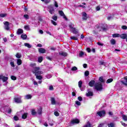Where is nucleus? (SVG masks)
<instances>
[{"label": "nucleus", "mask_w": 127, "mask_h": 127, "mask_svg": "<svg viewBox=\"0 0 127 127\" xmlns=\"http://www.w3.org/2000/svg\"><path fill=\"white\" fill-rule=\"evenodd\" d=\"M40 70V68L39 67H35L32 70V72L33 73V74H35V76H37V75H41V74H43V71Z\"/></svg>", "instance_id": "f257e3e1"}, {"label": "nucleus", "mask_w": 127, "mask_h": 127, "mask_svg": "<svg viewBox=\"0 0 127 127\" xmlns=\"http://www.w3.org/2000/svg\"><path fill=\"white\" fill-rule=\"evenodd\" d=\"M94 88L96 91H103V84L101 82H97L95 85Z\"/></svg>", "instance_id": "f03ea898"}, {"label": "nucleus", "mask_w": 127, "mask_h": 127, "mask_svg": "<svg viewBox=\"0 0 127 127\" xmlns=\"http://www.w3.org/2000/svg\"><path fill=\"white\" fill-rule=\"evenodd\" d=\"M48 8L49 9V12H50L51 14H53V13L55 12V9H54L53 5H50L48 6Z\"/></svg>", "instance_id": "7ed1b4c3"}, {"label": "nucleus", "mask_w": 127, "mask_h": 127, "mask_svg": "<svg viewBox=\"0 0 127 127\" xmlns=\"http://www.w3.org/2000/svg\"><path fill=\"white\" fill-rule=\"evenodd\" d=\"M97 115L99 117H105L106 116V111L105 110H102L97 112Z\"/></svg>", "instance_id": "20e7f679"}, {"label": "nucleus", "mask_w": 127, "mask_h": 127, "mask_svg": "<svg viewBox=\"0 0 127 127\" xmlns=\"http://www.w3.org/2000/svg\"><path fill=\"white\" fill-rule=\"evenodd\" d=\"M4 25V28L5 30H9V22L8 21H5L3 22Z\"/></svg>", "instance_id": "39448f33"}, {"label": "nucleus", "mask_w": 127, "mask_h": 127, "mask_svg": "<svg viewBox=\"0 0 127 127\" xmlns=\"http://www.w3.org/2000/svg\"><path fill=\"white\" fill-rule=\"evenodd\" d=\"M70 124L71 125H77L78 124H80V120L78 119H73L71 120Z\"/></svg>", "instance_id": "423d86ee"}, {"label": "nucleus", "mask_w": 127, "mask_h": 127, "mask_svg": "<svg viewBox=\"0 0 127 127\" xmlns=\"http://www.w3.org/2000/svg\"><path fill=\"white\" fill-rule=\"evenodd\" d=\"M14 100L15 103H17V104H19L20 103H22L21 96L19 97H15L14 98Z\"/></svg>", "instance_id": "0eeeda50"}, {"label": "nucleus", "mask_w": 127, "mask_h": 127, "mask_svg": "<svg viewBox=\"0 0 127 127\" xmlns=\"http://www.w3.org/2000/svg\"><path fill=\"white\" fill-rule=\"evenodd\" d=\"M0 80H2L3 82H6L8 80V77L0 75Z\"/></svg>", "instance_id": "6e6552de"}, {"label": "nucleus", "mask_w": 127, "mask_h": 127, "mask_svg": "<svg viewBox=\"0 0 127 127\" xmlns=\"http://www.w3.org/2000/svg\"><path fill=\"white\" fill-rule=\"evenodd\" d=\"M38 52H39V53H42V54H44V53H46V50H45V49L44 48H41L39 49Z\"/></svg>", "instance_id": "1a4fd4ad"}, {"label": "nucleus", "mask_w": 127, "mask_h": 127, "mask_svg": "<svg viewBox=\"0 0 127 127\" xmlns=\"http://www.w3.org/2000/svg\"><path fill=\"white\" fill-rule=\"evenodd\" d=\"M120 37L122 39H126L127 38V34L126 33L122 34L121 35H120Z\"/></svg>", "instance_id": "9d476101"}, {"label": "nucleus", "mask_w": 127, "mask_h": 127, "mask_svg": "<svg viewBox=\"0 0 127 127\" xmlns=\"http://www.w3.org/2000/svg\"><path fill=\"white\" fill-rule=\"evenodd\" d=\"M82 18L84 20H86L88 19V17H87V13L83 12L82 13Z\"/></svg>", "instance_id": "9b49d317"}, {"label": "nucleus", "mask_w": 127, "mask_h": 127, "mask_svg": "<svg viewBox=\"0 0 127 127\" xmlns=\"http://www.w3.org/2000/svg\"><path fill=\"white\" fill-rule=\"evenodd\" d=\"M95 83H96L95 80H91L89 82L88 85L89 86H90V87H94V85H95Z\"/></svg>", "instance_id": "f8f14e48"}, {"label": "nucleus", "mask_w": 127, "mask_h": 127, "mask_svg": "<svg viewBox=\"0 0 127 127\" xmlns=\"http://www.w3.org/2000/svg\"><path fill=\"white\" fill-rule=\"evenodd\" d=\"M37 113L38 114V115H39L40 116L42 115V107H40L37 110Z\"/></svg>", "instance_id": "ddd939ff"}, {"label": "nucleus", "mask_w": 127, "mask_h": 127, "mask_svg": "<svg viewBox=\"0 0 127 127\" xmlns=\"http://www.w3.org/2000/svg\"><path fill=\"white\" fill-rule=\"evenodd\" d=\"M94 96V93L92 91H88L86 93V97H93Z\"/></svg>", "instance_id": "4468645a"}, {"label": "nucleus", "mask_w": 127, "mask_h": 127, "mask_svg": "<svg viewBox=\"0 0 127 127\" xmlns=\"http://www.w3.org/2000/svg\"><path fill=\"white\" fill-rule=\"evenodd\" d=\"M59 55H61V56H64V57H66L67 55H68V54L65 52H62L61 53H59Z\"/></svg>", "instance_id": "2eb2a0df"}, {"label": "nucleus", "mask_w": 127, "mask_h": 127, "mask_svg": "<svg viewBox=\"0 0 127 127\" xmlns=\"http://www.w3.org/2000/svg\"><path fill=\"white\" fill-rule=\"evenodd\" d=\"M21 38L23 39V40H25V39H27V35L25 34H23L21 35Z\"/></svg>", "instance_id": "dca6fc26"}, {"label": "nucleus", "mask_w": 127, "mask_h": 127, "mask_svg": "<svg viewBox=\"0 0 127 127\" xmlns=\"http://www.w3.org/2000/svg\"><path fill=\"white\" fill-rule=\"evenodd\" d=\"M110 43H111V45H116V40H115L114 39H112L110 40Z\"/></svg>", "instance_id": "f3484780"}, {"label": "nucleus", "mask_w": 127, "mask_h": 127, "mask_svg": "<svg viewBox=\"0 0 127 127\" xmlns=\"http://www.w3.org/2000/svg\"><path fill=\"white\" fill-rule=\"evenodd\" d=\"M72 30V33H73V34H77V33H78L79 32V30L77 29H76L75 28H73Z\"/></svg>", "instance_id": "a211bd4d"}, {"label": "nucleus", "mask_w": 127, "mask_h": 127, "mask_svg": "<svg viewBox=\"0 0 127 127\" xmlns=\"http://www.w3.org/2000/svg\"><path fill=\"white\" fill-rule=\"evenodd\" d=\"M17 33L18 35L22 34V33H23V30H22V29H20V28L18 29Z\"/></svg>", "instance_id": "6ab92c4d"}, {"label": "nucleus", "mask_w": 127, "mask_h": 127, "mask_svg": "<svg viewBox=\"0 0 127 127\" xmlns=\"http://www.w3.org/2000/svg\"><path fill=\"white\" fill-rule=\"evenodd\" d=\"M52 105H55L56 104V101H55V98L52 97L51 98Z\"/></svg>", "instance_id": "aec40b11"}, {"label": "nucleus", "mask_w": 127, "mask_h": 127, "mask_svg": "<svg viewBox=\"0 0 127 127\" xmlns=\"http://www.w3.org/2000/svg\"><path fill=\"white\" fill-rule=\"evenodd\" d=\"M122 119L124 122H127V116L126 115H122Z\"/></svg>", "instance_id": "412c9836"}, {"label": "nucleus", "mask_w": 127, "mask_h": 127, "mask_svg": "<svg viewBox=\"0 0 127 127\" xmlns=\"http://www.w3.org/2000/svg\"><path fill=\"white\" fill-rule=\"evenodd\" d=\"M17 64L18 65H21V64H22V61H21V60L18 59L17 60Z\"/></svg>", "instance_id": "4be33fe9"}, {"label": "nucleus", "mask_w": 127, "mask_h": 127, "mask_svg": "<svg viewBox=\"0 0 127 127\" xmlns=\"http://www.w3.org/2000/svg\"><path fill=\"white\" fill-rule=\"evenodd\" d=\"M36 114H37V112H36V111H35V110L32 109V111H31L32 116H36Z\"/></svg>", "instance_id": "5701e85b"}, {"label": "nucleus", "mask_w": 127, "mask_h": 127, "mask_svg": "<svg viewBox=\"0 0 127 127\" xmlns=\"http://www.w3.org/2000/svg\"><path fill=\"white\" fill-rule=\"evenodd\" d=\"M32 98V96L30 94L26 95L25 96V99L27 100H29Z\"/></svg>", "instance_id": "b1692460"}, {"label": "nucleus", "mask_w": 127, "mask_h": 127, "mask_svg": "<svg viewBox=\"0 0 127 127\" xmlns=\"http://www.w3.org/2000/svg\"><path fill=\"white\" fill-rule=\"evenodd\" d=\"M99 81L100 82V83H104L105 82V80H104L103 76H100L99 78Z\"/></svg>", "instance_id": "393cba45"}, {"label": "nucleus", "mask_w": 127, "mask_h": 127, "mask_svg": "<svg viewBox=\"0 0 127 127\" xmlns=\"http://www.w3.org/2000/svg\"><path fill=\"white\" fill-rule=\"evenodd\" d=\"M27 118V113H24L22 116V119L25 120Z\"/></svg>", "instance_id": "a878e982"}, {"label": "nucleus", "mask_w": 127, "mask_h": 127, "mask_svg": "<svg viewBox=\"0 0 127 127\" xmlns=\"http://www.w3.org/2000/svg\"><path fill=\"white\" fill-rule=\"evenodd\" d=\"M38 61L39 63H41V62H42V61H43V57H39L38 58Z\"/></svg>", "instance_id": "bb28decb"}, {"label": "nucleus", "mask_w": 127, "mask_h": 127, "mask_svg": "<svg viewBox=\"0 0 127 127\" xmlns=\"http://www.w3.org/2000/svg\"><path fill=\"white\" fill-rule=\"evenodd\" d=\"M59 13L61 15V16H64L65 14L64 13V12L62 10H59Z\"/></svg>", "instance_id": "cd10ccee"}, {"label": "nucleus", "mask_w": 127, "mask_h": 127, "mask_svg": "<svg viewBox=\"0 0 127 127\" xmlns=\"http://www.w3.org/2000/svg\"><path fill=\"white\" fill-rule=\"evenodd\" d=\"M113 81H114V79L113 78H109L107 80L106 83L107 84H109L110 83H112Z\"/></svg>", "instance_id": "c85d7f7f"}, {"label": "nucleus", "mask_w": 127, "mask_h": 127, "mask_svg": "<svg viewBox=\"0 0 127 127\" xmlns=\"http://www.w3.org/2000/svg\"><path fill=\"white\" fill-rule=\"evenodd\" d=\"M24 46H26V47H27L28 48H31V45L27 43H24Z\"/></svg>", "instance_id": "c756f323"}, {"label": "nucleus", "mask_w": 127, "mask_h": 127, "mask_svg": "<svg viewBox=\"0 0 127 127\" xmlns=\"http://www.w3.org/2000/svg\"><path fill=\"white\" fill-rule=\"evenodd\" d=\"M36 79H38V80H41L43 77L41 75H35Z\"/></svg>", "instance_id": "7c9ffc66"}, {"label": "nucleus", "mask_w": 127, "mask_h": 127, "mask_svg": "<svg viewBox=\"0 0 127 127\" xmlns=\"http://www.w3.org/2000/svg\"><path fill=\"white\" fill-rule=\"evenodd\" d=\"M108 127H115V124L113 123H111L108 124Z\"/></svg>", "instance_id": "2f4dec72"}, {"label": "nucleus", "mask_w": 127, "mask_h": 127, "mask_svg": "<svg viewBox=\"0 0 127 127\" xmlns=\"http://www.w3.org/2000/svg\"><path fill=\"white\" fill-rule=\"evenodd\" d=\"M113 37L116 38V37H120V34H113L112 35Z\"/></svg>", "instance_id": "473e14b6"}, {"label": "nucleus", "mask_w": 127, "mask_h": 127, "mask_svg": "<svg viewBox=\"0 0 127 127\" xmlns=\"http://www.w3.org/2000/svg\"><path fill=\"white\" fill-rule=\"evenodd\" d=\"M84 75L85 77H87L89 76V75H90V72H89V71L86 70L84 73Z\"/></svg>", "instance_id": "72a5a7b5"}, {"label": "nucleus", "mask_w": 127, "mask_h": 127, "mask_svg": "<svg viewBox=\"0 0 127 127\" xmlns=\"http://www.w3.org/2000/svg\"><path fill=\"white\" fill-rule=\"evenodd\" d=\"M82 84H83V82H82V81L80 80L78 82V87H79V88H82Z\"/></svg>", "instance_id": "f704fd0d"}, {"label": "nucleus", "mask_w": 127, "mask_h": 127, "mask_svg": "<svg viewBox=\"0 0 127 127\" xmlns=\"http://www.w3.org/2000/svg\"><path fill=\"white\" fill-rule=\"evenodd\" d=\"M7 14L6 13L0 14V17H5Z\"/></svg>", "instance_id": "c9c22d12"}, {"label": "nucleus", "mask_w": 127, "mask_h": 127, "mask_svg": "<svg viewBox=\"0 0 127 127\" xmlns=\"http://www.w3.org/2000/svg\"><path fill=\"white\" fill-rule=\"evenodd\" d=\"M70 39L72 40H78V38L75 36H71Z\"/></svg>", "instance_id": "e433bc0d"}, {"label": "nucleus", "mask_w": 127, "mask_h": 127, "mask_svg": "<svg viewBox=\"0 0 127 127\" xmlns=\"http://www.w3.org/2000/svg\"><path fill=\"white\" fill-rule=\"evenodd\" d=\"M11 80H13V81H15L16 80V77L14 75L11 76Z\"/></svg>", "instance_id": "4c0bfd02"}, {"label": "nucleus", "mask_w": 127, "mask_h": 127, "mask_svg": "<svg viewBox=\"0 0 127 127\" xmlns=\"http://www.w3.org/2000/svg\"><path fill=\"white\" fill-rule=\"evenodd\" d=\"M13 120L14 121H18L19 120V118L17 116H15L13 117Z\"/></svg>", "instance_id": "58836bf2"}, {"label": "nucleus", "mask_w": 127, "mask_h": 127, "mask_svg": "<svg viewBox=\"0 0 127 127\" xmlns=\"http://www.w3.org/2000/svg\"><path fill=\"white\" fill-rule=\"evenodd\" d=\"M15 57H16V58H21V55L18 54V53H17L16 55H15Z\"/></svg>", "instance_id": "ea45409f"}, {"label": "nucleus", "mask_w": 127, "mask_h": 127, "mask_svg": "<svg viewBox=\"0 0 127 127\" xmlns=\"http://www.w3.org/2000/svg\"><path fill=\"white\" fill-rule=\"evenodd\" d=\"M78 70V68L76 66H73L71 68V71H77Z\"/></svg>", "instance_id": "a19ab883"}, {"label": "nucleus", "mask_w": 127, "mask_h": 127, "mask_svg": "<svg viewBox=\"0 0 127 127\" xmlns=\"http://www.w3.org/2000/svg\"><path fill=\"white\" fill-rule=\"evenodd\" d=\"M24 18H25V19H29V16L28 15V14H24Z\"/></svg>", "instance_id": "79ce46f5"}, {"label": "nucleus", "mask_w": 127, "mask_h": 127, "mask_svg": "<svg viewBox=\"0 0 127 127\" xmlns=\"http://www.w3.org/2000/svg\"><path fill=\"white\" fill-rule=\"evenodd\" d=\"M54 115H55V116H56V117H59L60 114H59V113H58V112L56 111L54 112Z\"/></svg>", "instance_id": "37998d69"}, {"label": "nucleus", "mask_w": 127, "mask_h": 127, "mask_svg": "<svg viewBox=\"0 0 127 127\" xmlns=\"http://www.w3.org/2000/svg\"><path fill=\"white\" fill-rule=\"evenodd\" d=\"M52 18L53 20H54L55 21H57V19H58V17H57V16H53L52 17Z\"/></svg>", "instance_id": "c03bdc74"}, {"label": "nucleus", "mask_w": 127, "mask_h": 127, "mask_svg": "<svg viewBox=\"0 0 127 127\" xmlns=\"http://www.w3.org/2000/svg\"><path fill=\"white\" fill-rule=\"evenodd\" d=\"M51 23L53 24V25L56 26L57 25V23L56 22L54 21L53 20H51Z\"/></svg>", "instance_id": "a18cd8bd"}, {"label": "nucleus", "mask_w": 127, "mask_h": 127, "mask_svg": "<svg viewBox=\"0 0 127 127\" xmlns=\"http://www.w3.org/2000/svg\"><path fill=\"white\" fill-rule=\"evenodd\" d=\"M122 29H124V30H127V26H126V25H123V26H122Z\"/></svg>", "instance_id": "49530a36"}, {"label": "nucleus", "mask_w": 127, "mask_h": 127, "mask_svg": "<svg viewBox=\"0 0 127 127\" xmlns=\"http://www.w3.org/2000/svg\"><path fill=\"white\" fill-rule=\"evenodd\" d=\"M75 104L76 105H77V106H81V102H80L79 101H75Z\"/></svg>", "instance_id": "de8ad7c7"}, {"label": "nucleus", "mask_w": 127, "mask_h": 127, "mask_svg": "<svg viewBox=\"0 0 127 127\" xmlns=\"http://www.w3.org/2000/svg\"><path fill=\"white\" fill-rule=\"evenodd\" d=\"M79 55V57H82L83 56V55H84V52H80Z\"/></svg>", "instance_id": "09e8293b"}, {"label": "nucleus", "mask_w": 127, "mask_h": 127, "mask_svg": "<svg viewBox=\"0 0 127 127\" xmlns=\"http://www.w3.org/2000/svg\"><path fill=\"white\" fill-rule=\"evenodd\" d=\"M121 124H122V126H123V127H127V125L124 123L123 121H121Z\"/></svg>", "instance_id": "8fccbe9b"}, {"label": "nucleus", "mask_w": 127, "mask_h": 127, "mask_svg": "<svg viewBox=\"0 0 127 127\" xmlns=\"http://www.w3.org/2000/svg\"><path fill=\"white\" fill-rule=\"evenodd\" d=\"M10 64L11 67H15V65H14V62H11V63H10Z\"/></svg>", "instance_id": "3c124183"}, {"label": "nucleus", "mask_w": 127, "mask_h": 127, "mask_svg": "<svg viewBox=\"0 0 127 127\" xmlns=\"http://www.w3.org/2000/svg\"><path fill=\"white\" fill-rule=\"evenodd\" d=\"M77 99L79 102H82V101H83V98L81 96H79Z\"/></svg>", "instance_id": "603ef678"}, {"label": "nucleus", "mask_w": 127, "mask_h": 127, "mask_svg": "<svg viewBox=\"0 0 127 127\" xmlns=\"http://www.w3.org/2000/svg\"><path fill=\"white\" fill-rule=\"evenodd\" d=\"M49 90H50V91H53V90H54V88L53 87V86L51 85L49 87Z\"/></svg>", "instance_id": "864d4df0"}, {"label": "nucleus", "mask_w": 127, "mask_h": 127, "mask_svg": "<svg viewBox=\"0 0 127 127\" xmlns=\"http://www.w3.org/2000/svg\"><path fill=\"white\" fill-rule=\"evenodd\" d=\"M55 7H58V3H57V1H55Z\"/></svg>", "instance_id": "5fc2aeb1"}, {"label": "nucleus", "mask_w": 127, "mask_h": 127, "mask_svg": "<svg viewBox=\"0 0 127 127\" xmlns=\"http://www.w3.org/2000/svg\"><path fill=\"white\" fill-rule=\"evenodd\" d=\"M98 45H99V46H104V44H102L101 42H97Z\"/></svg>", "instance_id": "6e6d98bb"}, {"label": "nucleus", "mask_w": 127, "mask_h": 127, "mask_svg": "<svg viewBox=\"0 0 127 127\" xmlns=\"http://www.w3.org/2000/svg\"><path fill=\"white\" fill-rule=\"evenodd\" d=\"M105 125V124L104 123H101L100 124L98 127H103Z\"/></svg>", "instance_id": "4d7b16f0"}, {"label": "nucleus", "mask_w": 127, "mask_h": 127, "mask_svg": "<svg viewBox=\"0 0 127 127\" xmlns=\"http://www.w3.org/2000/svg\"><path fill=\"white\" fill-rule=\"evenodd\" d=\"M121 83L123 84V85H125V86H127V83L125 82L124 81H121Z\"/></svg>", "instance_id": "13d9d810"}, {"label": "nucleus", "mask_w": 127, "mask_h": 127, "mask_svg": "<svg viewBox=\"0 0 127 127\" xmlns=\"http://www.w3.org/2000/svg\"><path fill=\"white\" fill-rule=\"evenodd\" d=\"M104 63H105L104 62H103V61H100L99 62V65H104Z\"/></svg>", "instance_id": "bf43d9fd"}, {"label": "nucleus", "mask_w": 127, "mask_h": 127, "mask_svg": "<svg viewBox=\"0 0 127 127\" xmlns=\"http://www.w3.org/2000/svg\"><path fill=\"white\" fill-rule=\"evenodd\" d=\"M86 50L88 53H90L91 52V49L90 48H87Z\"/></svg>", "instance_id": "052dcab7"}, {"label": "nucleus", "mask_w": 127, "mask_h": 127, "mask_svg": "<svg viewBox=\"0 0 127 127\" xmlns=\"http://www.w3.org/2000/svg\"><path fill=\"white\" fill-rule=\"evenodd\" d=\"M24 28H25V29H29V26L28 25H25L24 26Z\"/></svg>", "instance_id": "680f3d73"}, {"label": "nucleus", "mask_w": 127, "mask_h": 127, "mask_svg": "<svg viewBox=\"0 0 127 127\" xmlns=\"http://www.w3.org/2000/svg\"><path fill=\"white\" fill-rule=\"evenodd\" d=\"M83 68H87V67H88V65H87L86 64H84L83 65Z\"/></svg>", "instance_id": "e2e57ef3"}, {"label": "nucleus", "mask_w": 127, "mask_h": 127, "mask_svg": "<svg viewBox=\"0 0 127 127\" xmlns=\"http://www.w3.org/2000/svg\"><path fill=\"white\" fill-rule=\"evenodd\" d=\"M100 9H101V7H100V6H97L96 7V10L99 11V10H100Z\"/></svg>", "instance_id": "0e129e2a"}, {"label": "nucleus", "mask_w": 127, "mask_h": 127, "mask_svg": "<svg viewBox=\"0 0 127 127\" xmlns=\"http://www.w3.org/2000/svg\"><path fill=\"white\" fill-rule=\"evenodd\" d=\"M34 85L38 86V83H37V82H36V81H34Z\"/></svg>", "instance_id": "69168bd1"}, {"label": "nucleus", "mask_w": 127, "mask_h": 127, "mask_svg": "<svg viewBox=\"0 0 127 127\" xmlns=\"http://www.w3.org/2000/svg\"><path fill=\"white\" fill-rule=\"evenodd\" d=\"M72 97H75V96H76V93L75 92H72Z\"/></svg>", "instance_id": "338daca9"}, {"label": "nucleus", "mask_w": 127, "mask_h": 127, "mask_svg": "<svg viewBox=\"0 0 127 127\" xmlns=\"http://www.w3.org/2000/svg\"><path fill=\"white\" fill-rule=\"evenodd\" d=\"M11 111H12L11 109H9V110H8V111H7V113L8 114H11Z\"/></svg>", "instance_id": "774afa93"}]
</instances>
